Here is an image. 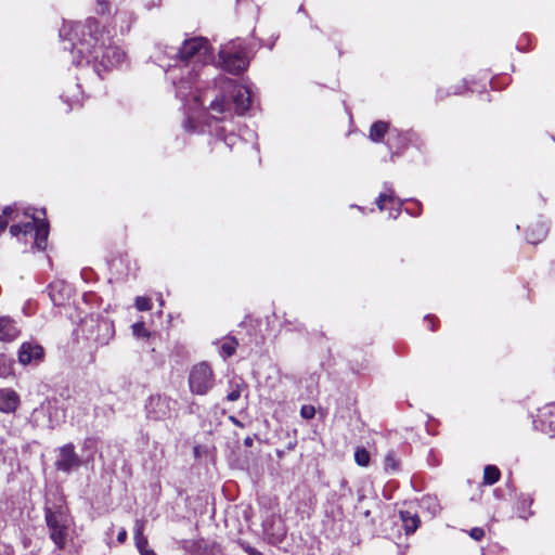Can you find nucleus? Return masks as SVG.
Listing matches in <instances>:
<instances>
[{
	"label": "nucleus",
	"instance_id": "nucleus-22",
	"mask_svg": "<svg viewBox=\"0 0 555 555\" xmlns=\"http://www.w3.org/2000/svg\"><path fill=\"white\" fill-rule=\"evenodd\" d=\"M420 508L427 512L430 516H436L441 507L436 495L426 494L420 500Z\"/></svg>",
	"mask_w": 555,
	"mask_h": 555
},
{
	"label": "nucleus",
	"instance_id": "nucleus-19",
	"mask_svg": "<svg viewBox=\"0 0 555 555\" xmlns=\"http://www.w3.org/2000/svg\"><path fill=\"white\" fill-rule=\"evenodd\" d=\"M399 516L406 534L414 533L420 527L421 519L416 513L400 511Z\"/></svg>",
	"mask_w": 555,
	"mask_h": 555
},
{
	"label": "nucleus",
	"instance_id": "nucleus-12",
	"mask_svg": "<svg viewBox=\"0 0 555 555\" xmlns=\"http://www.w3.org/2000/svg\"><path fill=\"white\" fill-rule=\"evenodd\" d=\"M533 425L535 429L550 437L555 436V402L548 403L538 410Z\"/></svg>",
	"mask_w": 555,
	"mask_h": 555
},
{
	"label": "nucleus",
	"instance_id": "nucleus-38",
	"mask_svg": "<svg viewBox=\"0 0 555 555\" xmlns=\"http://www.w3.org/2000/svg\"><path fill=\"white\" fill-rule=\"evenodd\" d=\"M460 93H462V91H461V89L459 87L454 88L453 91H452V94H460ZM450 94H451L450 91H444L442 89H438L437 90V98L439 100H442V99H444L446 96H448Z\"/></svg>",
	"mask_w": 555,
	"mask_h": 555
},
{
	"label": "nucleus",
	"instance_id": "nucleus-9",
	"mask_svg": "<svg viewBox=\"0 0 555 555\" xmlns=\"http://www.w3.org/2000/svg\"><path fill=\"white\" fill-rule=\"evenodd\" d=\"M171 409V400L163 395L151 396L145 403L146 416L154 421H160L168 417Z\"/></svg>",
	"mask_w": 555,
	"mask_h": 555
},
{
	"label": "nucleus",
	"instance_id": "nucleus-48",
	"mask_svg": "<svg viewBox=\"0 0 555 555\" xmlns=\"http://www.w3.org/2000/svg\"><path fill=\"white\" fill-rule=\"evenodd\" d=\"M212 82H214L215 86H217L219 83L217 78H215V77L212 78Z\"/></svg>",
	"mask_w": 555,
	"mask_h": 555
},
{
	"label": "nucleus",
	"instance_id": "nucleus-16",
	"mask_svg": "<svg viewBox=\"0 0 555 555\" xmlns=\"http://www.w3.org/2000/svg\"><path fill=\"white\" fill-rule=\"evenodd\" d=\"M21 334L16 322L10 317L0 318V340L10 343L15 340Z\"/></svg>",
	"mask_w": 555,
	"mask_h": 555
},
{
	"label": "nucleus",
	"instance_id": "nucleus-24",
	"mask_svg": "<svg viewBox=\"0 0 555 555\" xmlns=\"http://www.w3.org/2000/svg\"><path fill=\"white\" fill-rule=\"evenodd\" d=\"M388 131L390 132L388 122L378 120L371 126L369 138L373 142H380Z\"/></svg>",
	"mask_w": 555,
	"mask_h": 555
},
{
	"label": "nucleus",
	"instance_id": "nucleus-35",
	"mask_svg": "<svg viewBox=\"0 0 555 555\" xmlns=\"http://www.w3.org/2000/svg\"><path fill=\"white\" fill-rule=\"evenodd\" d=\"M300 415L301 417H304L305 420H311L314 417L315 415V409L313 405H310V404H306V405H302L301 409H300Z\"/></svg>",
	"mask_w": 555,
	"mask_h": 555
},
{
	"label": "nucleus",
	"instance_id": "nucleus-10",
	"mask_svg": "<svg viewBox=\"0 0 555 555\" xmlns=\"http://www.w3.org/2000/svg\"><path fill=\"white\" fill-rule=\"evenodd\" d=\"M82 460L75 451L73 443H67L59 448V456L55 461V468L60 472L69 474L80 467Z\"/></svg>",
	"mask_w": 555,
	"mask_h": 555
},
{
	"label": "nucleus",
	"instance_id": "nucleus-39",
	"mask_svg": "<svg viewBox=\"0 0 555 555\" xmlns=\"http://www.w3.org/2000/svg\"><path fill=\"white\" fill-rule=\"evenodd\" d=\"M242 548L248 554V555H263L261 552H259L258 550H256L255 547L250 546L248 543L246 542H241L240 543Z\"/></svg>",
	"mask_w": 555,
	"mask_h": 555
},
{
	"label": "nucleus",
	"instance_id": "nucleus-15",
	"mask_svg": "<svg viewBox=\"0 0 555 555\" xmlns=\"http://www.w3.org/2000/svg\"><path fill=\"white\" fill-rule=\"evenodd\" d=\"M20 405V396L11 388L0 389V412L14 413Z\"/></svg>",
	"mask_w": 555,
	"mask_h": 555
},
{
	"label": "nucleus",
	"instance_id": "nucleus-34",
	"mask_svg": "<svg viewBox=\"0 0 555 555\" xmlns=\"http://www.w3.org/2000/svg\"><path fill=\"white\" fill-rule=\"evenodd\" d=\"M12 373V367L10 362L4 356L0 357V377H8Z\"/></svg>",
	"mask_w": 555,
	"mask_h": 555
},
{
	"label": "nucleus",
	"instance_id": "nucleus-45",
	"mask_svg": "<svg viewBox=\"0 0 555 555\" xmlns=\"http://www.w3.org/2000/svg\"><path fill=\"white\" fill-rule=\"evenodd\" d=\"M244 444L246 447H251L253 446V439L250 437L245 438Z\"/></svg>",
	"mask_w": 555,
	"mask_h": 555
},
{
	"label": "nucleus",
	"instance_id": "nucleus-29",
	"mask_svg": "<svg viewBox=\"0 0 555 555\" xmlns=\"http://www.w3.org/2000/svg\"><path fill=\"white\" fill-rule=\"evenodd\" d=\"M218 127H219V135H217L215 132H212L211 134L216 135L217 138H220L223 140V143L232 149L236 145V143L240 141L238 137L234 133H229L227 135H223V131H224V128L222 126H220V124H218Z\"/></svg>",
	"mask_w": 555,
	"mask_h": 555
},
{
	"label": "nucleus",
	"instance_id": "nucleus-43",
	"mask_svg": "<svg viewBox=\"0 0 555 555\" xmlns=\"http://www.w3.org/2000/svg\"><path fill=\"white\" fill-rule=\"evenodd\" d=\"M434 320L435 318L431 315L425 317V321L428 323V327L430 328V331H435Z\"/></svg>",
	"mask_w": 555,
	"mask_h": 555
},
{
	"label": "nucleus",
	"instance_id": "nucleus-44",
	"mask_svg": "<svg viewBox=\"0 0 555 555\" xmlns=\"http://www.w3.org/2000/svg\"><path fill=\"white\" fill-rule=\"evenodd\" d=\"M141 555H156L154 551L152 550H147V547H145L143 550V552H140Z\"/></svg>",
	"mask_w": 555,
	"mask_h": 555
},
{
	"label": "nucleus",
	"instance_id": "nucleus-25",
	"mask_svg": "<svg viewBox=\"0 0 555 555\" xmlns=\"http://www.w3.org/2000/svg\"><path fill=\"white\" fill-rule=\"evenodd\" d=\"M20 217L21 215L16 211L15 207H4L2 214L0 215V234L5 230L9 221L16 223Z\"/></svg>",
	"mask_w": 555,
	"mask_h": 555
},
{
	"label": "nucleus",
	"instance_id": "nucleus-5",
	"mask_svg": "<svg viewBox=\"0 0 555 555\" xmlns=\"http://www.w3.org/2000/svg\"><path fill=\"white\" fill-rule=\"evenodd\" d=\"M65 420V412L57 400L47 399L33 410L29 422L35 427L53 429Z\"/></svg>",
	"mask_w": 555,
	"mask_h": 555
},
{
	"label": "nucleus",
	"instance_id": "nucleus-7",
	"mask_svg": "<svg viewBox=\"0 0 555 555\" xmlns=\"http://www.w3.org/2000/svg\"><path fill=\"white\" fill-rule=\"evenodd\" d=\"M215 386V374L207 362L195 364L189 374V387L192 393L207 395Z\"/></svg>",
	"mask_w": 555,
	"mask_h": 555
},
{
	"label": "nucleus",
	"instance_id": "nucleus-4",
	"mask_svg": "<svg viewBox=\"0 0 555 555\" xmlns=\"http://www.w3.org/2000/svg\"><path fill=\"white\" fill-rule=\"evenodd\" d=\"M219 63L231 74H238L248 65V53L240 39L232 40L219 51Z\"/></svg>",
	"mask_w": 555,
	"mask_h": 555
},
{
	"label": "nucleus",
	"instance_id": "nucleus-28",
	"mask_svg": "<svg viewBox=\"0 0 555 555\" xmlns=\"http://www.w3.org/2000/svg\"><path fill=\"white\" fill-rule=\"evenodd\" d=\"M501 476L500 469L494 465H487L483 469V483L494 485L499 481Z\"/></svg>",
	"mask_w": 555,
	"mask_h": 555
},
{
	"label": "nucleus",
	"instance_id": "nucleus-49",
	"mask_svg": "<svg viewBox=\"0 0 555 555\" xmlns=\"http://www.w3.org/2000/svg\"><path fill=\"white\" fill-rule=\"evenodd\" d=\"M87 273H89V271L85 270V271L81 272V275L85 278L87 275Z\"/></svg>",
	"mask_w": 555,
	"mask_h": 555
},
{
	"label": "nucleus",
	"instance_id": "nucleus-3",
	"mask_svg": "<svg viewBox=\"0 0 555 555\" xmlns=\"http://www.w3.org/2000/svg\"><path fill=\"white\" fill-rule=\"evenodd\" d=\"M10 233L18 242L25 245L30 244L31 250H44L49 236V223L46 219L25 211L17 222L11 225Z\"/></svg>",
	"mask_w": 555,
	"mask_h": 555
},
{
	"label": "nucleus",
	"instance_id": "nucleus-33",
	"mask_svg": "<svg viewBox=\"0 0 555 555\" xmlns=\"http://www.w3.org/2000/svg\"><path fill=\"white\" fill-rule=\"evenodd\" d=\"M135 308L139 311H147L152 309L151 299L147 297L139 296L135 298Z\"/></svg>",
	"mask_w": 555,
	"mask_h": 555
},
{
	"label": "nucleus",
	"instance_id": "nucleus-46",
	"mask_svg": "<svg viewBox=\"0 0 555 555\" xmlns=\"http://www.w3.org/2000/svg\"><path fill=\"white\" fill-rule=\"evenodd\" d=\"M351 207L353 208H357L359 209L361 212H364V208L362 206H356V205H351Z\"/></svg>",
	"mask_w": 555,
	"mask_h": 555
},
{
	"label": "nucleus",
	"instance_id": "nucleus-36",
	"mask_svg": "<svg viewBox=\"0 0 555 555\" xmlns=\"http://www.w3.org/2000/svg\"><path fill=\"white\" fill-rule=\"evenodd\" d=\"M412 204L415 206L414 208L412 207H406L405 208V211L406 214L413 216V217H417L421 215V211H422V205L420 202L417 201H413Z\"/></svg>",
	"mask_w": 555,
	"mask_h": 555
},
{
	"label": "nucleus",
	"instance_id": "nucleus-2",
	"mask_svg": "<svg viewBox=\"0 0 555 555\" xmlns=\"http://www.w3.org/2000/svg\"><path fill=\"white\" fill-rule=\"evenodd\" d=\"M60 37L64 42L63 49L69 50L72 63L86 66L87 72L92 65V72L100 78L126 61L125 52L113 43L108 31L101 28L95 18H88L85 23H64Z\"/></svg>",
	"mask_w": 555,
	"mask_h": 555
},
{
	"label": "nucleus",
	"instance_id": "nucleus-42",
	"mask_svg": "<svg viewBox=\"0 0 555 555\" xmlns=\"http://www.w3.org/2000/svg\"><path fill=\"white\" fill-rule=\"evenodd\" d=\"M126 539H127V531H126V529H124V528H122V529L118 532V534H117V541H118L119 543H124V542L126 541Z\"/></svg>",
	"mask_w": 555,
	"mask_h": 555
},
{
	"label": "nucleus",
	"instance_id": "nucleus-47",
	"mask_svg": "<svg viewBox=\"0 0 555 555\" xmlns=\"http://www.w3.org/2000/svg\"><path fill=\"white\" fill-rule=\"evenodd\" d=\"M158 302H159L160 306L164 305V300H163L162 296H159Z\"/></svg>",
	"mask_w": 555,
	"mask_h": 555
},
{
	"label": "nucleus",
	"instance_id": "nucleus-14",
	"mask_svg": "<svg viewBox=\"0 0 555 555\" xmlns=\"http://www.w3.org/2000/svg\"><path fill=\"white\" fill-rule=\"evenodd\" d=\"M43 359V348L36 343L25 341L18 350V361L23 365L37 363Z\"/></svg>",
	"mask_w": 555,
	"mask_h": 555
},
{
	"label": "nucleus",
	"instance_id": "nucleus-6",
	"mask_svg": "<svg viewBox=\"0 0 555 555\" xmlns=\"http://www.w3.org/2000/svg\"><path fill=\"white\" fill-rule=\"evenodd\" d=\"M82 332L99 346H106L115 335V326L107 318L90 315L82 321Z\"/></svg>",
	"mask_w": 555,
	"mask_h": 555
},
{
	"label": "nucleus",
	"instance_id": "nucleus-26",
	"mask_svg": "<svg viewBox=\"0 0 555 555\" xmlns=\"http://www.w3.org/2000/svg\"><path fill=\"white\" fill-rule=\"evenodd\" d=\"M144 524L141 520L135 521L134 526V542L139 552H143L147 547V539L143 534Z\"/></svg>",
	"mask_w": 555,
	"mask_h": 555
},
{
	"label": "nucleus",
	"instance_id": "nucleus-17",
	"mask_svg": "<svg viewBox=\"0 0 555 555\" xmlns=\"http://www.w3.org/2000/svg\"><path fill=\"white\" fill-rule=\"evenodd\" d=\"M548 232V223L545 220L537 221L527 232L526 238L530 244L542 242Z\"/></svg>",
	"mask_w": 555,
	"mask_h": 555
},
{
	"label": "nucleus",
	"instance_id": "nucleus-40",
	"mask_svg": "<svg viewBox=\"0 0 555 555\" xmlns=\"http://www.w3.org/2000/svg\"><path fill=\"white\" fill-rule=\"evenodd\" d=\"M96 11L99 13H105L108 10V2L107 0H96Z\"/></svg>",
	"mask_w": 555,
	"mask_h": 555
},
{
	"label": "nucleus",
	"instance_id": "nucleus-27",
	"mask_svg": "<svg viewBox=\"0 0 555 555\" xmlns=\"http://www.w3.org/2000/svg\"><path fill=\"white\" fill-rule=\"evenodd\" d=\"M237 345V340L234 337L224 338L220 345V356L223 359L231 357L234 354Z\"/></svg>",
	"mask_w": 555,
	"mask_h": 555
},
{
	"label": "nucleus",
	"instance_id": "nucleus-13",
	"mask_svg": "<svg viewBox=\"0 0 555 555\" xmlns=\"http://www.w3.org/2000/svg\"><path fill=\"white\" fill-rule=\"evenodd\" d=\"M377 208L383 211L389 207V218L397 219L401 214L403 202L395 196L391 185L385 183V191L376 199Z\"/></svg>",
	"mask_w": 555,
	"mask_h": 555
},
{
	"label": "nucleus",
	"instance_id": "nucleus-23",
	"mask_svg": "<svg viewBox=\"0 0 555 555\" xmlns=\"http://www.w3.org/2000/svg\"><path fill=\"white\" fill-rule=\"evenodd\" d=\"M230 390L227 395V400L234 402L242 396V391L247 388L245 382L242 378H233L229 382Z\"/></svg>",
	"mask_w": 555,
	"mask_h": 555
},
{
	"label": "nucleus",
	"instance_id": "nucleus-30",
	"mask_svg": "<svg viewBox=\"0 0 555 555\" xmlns=\"http://www.w3.org/2000/svg\"><path fill=\"white\" fill-rule=\"evenodd\" d=\"M354 461L359 466L366 467L370 463V453L364 448H358L354 452Z\"/></svg>",
	"mask_w": 555,
	"mask_h": 555
},
{
	"label": "nucleus",
	"instance_id": "nucleus-31",
	"mask_svg": "<svg viewBox=\"0 0 555 555\" xmlns=\"http://www.w3.org/2000/svg\"><path fill=\"white\" fill-rule=\"evenodd\" d=\"M399 468V460L393 451L387 453L385 457V469L397 470Z\"/></svg>",
	"mask_w": 555,
	"mask_h": 555
},
{
	"label": "nucleus",
	"instance_id": "nucleus-1",
	"mask_svg": "<svg viewBox=\"0 0 555 555\" xmlns=\"http://www.w3.org/2000/svg\"><path fill=\"white\" fill-rule=\"evenodd\" d=\"M164 57H158L160 66L165 68L166 77L175 88L176 96L181 101L192 98L194 104L203 108L197 117L189 116L183 124L184 129L191 133H212L219 135L218 124L230 120L233 114L243 115L253 103L251 89L247 85L238 83L233 79H220L221 90L208 101L207 94L199 92L208 87L211 72L217 67L210 63L211 52L208 40L194 37L183 41L179 48L167 47Z\"/></svg>",
	"mask_w": 555,
	"mask_h": 555
},
{
	"label": "nucleus",
	"instance_id": "nucleus-37",
	"mask_svg": "<svg viewBox=\"0 0 555 555\" xmlns=\"http://www.w3.org/2000/svg\"><path fill=\"white\" fill-rule=\"evenodd\" d=\"M469 535L474 540L480 541L485 537V530L482 528L475 527L469 531Z\"/></svg>",
	"mask_w": 555,
	"mask_h": 555
},
{
	"label": "nucleus",
	"instance_id": "nucleus-21",
	"mask_svg": "<svg viewBox=\"0 0 555 555\" xmlns=\"http://www.w3.org/2000/svg\"><path fill=\"white\" fill-rule=\"evenodd\" d=\"M49 295L54 305L61 306L63 299L68 296V288L64 283L55 282L50 285Z\"/></svg>",
	"mask_w": 555,
	"mask_h": 555
},
{
	"label": "nucleus",
	"instance_id": "nucleus-20",
	"mask_svg": "<svg viewBox=\"0 0 555 555\" xmlns=\"http://www.w3.org/2000/svg\"><path fill=\"white\" fill-rule=\"evenodd\" d=\"M533 503V498L530 494L521 493L518 498L517 502V513L518 516L522 519H528L533 515V512L530 509Z\"/></svg>",
	"mask_w": 555,
	"mask_h": 555
},
{
	"label": "nucleus",
	"instance_id": "nucleus-11",
	"mask_svg": "<svg viewBox=\"0 0 555 555\" xmlns=\"http://www.w3.org/2000/svg\"><path fill=\"white\" fill-rule=\"evenodd\" d=\"M423 144L421 137L413 130L401 131L391 129L388 137L390 149L403 150L409 145L421 147Z\"/></svg>",
	"mask_w": 555,
	"mask_h": 555
},
{
	"label": "nucleus",
	"instance_id": "nucleus-8",
	"mask_svg": "<svg viewBox=\"0 0 555 555\" xmlns=\"http://www.w3.org/2000/svg\"><path fill=\"white\" fill-rule=\"evenodd\" d=\"M46 521L51 533L50 538L59 548H62L65 543L67 520L65 514L61 509L53 511L46 507Z\"/></svg>",
	"mask_w": 555,
	"mask_h": 555
},
{
	"label": "nucleus",
	"instance_id": "nucleus-18",
	"mask_svg": "<svg viewBox=\"0 0 555 555\" xmlns=\"http://www.w3.org/2000/svg\"><path fill=\"white\" fill-rule=\"evenodd\" d=\"M61 98L68 104L69 109L73 106L80 104L83 98L80 82H75L73 86L64 90Z\"/></svg>",
	"mask_w": 555,
	"mask_h": 555
},
{
	"label": "nucleus",
	"instance_id": "nucleus-32",
	"mask_svg": "<svg viewBox=\"0 0 555 555\" xmlns=\"http://www.w3.org/2000/svg\"><path fill=\"white\" fill-rule=\"evenodd\" d=\"M131 327H132V334L137 338H147L150 336V333L145 328V325L143 322H137Z\"/></svg>",
	"mask_w": 555,
	"mask_h": 555
},
{
	"label": "nucleus",
	"instance_id": "nucleus-41",
	"mask_svg": "<svg viewBox=\"0 0 555 555\" xmlns=\"http://www.w3.org/2000/svg\"><path fill=\"white\" fill-rule=\"evenodd\" d=\"M96 440L94 438H86L82 443L83 450H91L95 447Z\"/></svg>",
	"mask_w": 555,
	"mask_h": 555
}]
</instances>
